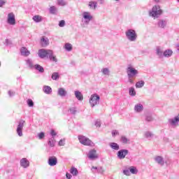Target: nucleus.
<instances>
[{
  "label": "nucleus",
  "mask_w": 179,
  "mask_h": 179,
  "mask_svg": "<svg viewBox=\"0 0 179 179\" xmlns=\"http://www.w3.org/2000/svg\"><path fill=\"white\" fill-rule=\"evenodd\" d=\"M38 54L40 58L43 59L47 57L50 61H52V62H58L57 57L54 56V52L51 50L40 49Z\"/></svg>",
  "instance_id": "f257e3e1"
},
{
  "label": "nucleus",
  "mask_w": 179,
  "mask_h": 179,
  "mask_svg": "<svg viewBox=\"0 0 179 179\" xmlns=\"http://www.w3.org/2000/svg\"><path fill=\"white\" fill-rule=\"evenodd\" d=\"M162 13H163V10L160 8V6H155L149 12V15L152 17H159Z\"/></svg>",
  "instance_id": "f03ea898"
},
{
  "label": "nucleus",
  "mask_w": 179,
  "mask_h": 179,
  "mask_svg": "<svg viewBox=\"0 0 179 179\" xmlns=\"http://www.w3.org/2000/svg\"><path fill=\"white\" fill-rule=\"evenodd\" d=\"M125 35L129 41H136V38H138L136 31L132 29L126 31Z\"/></svg>",
  "instance_id": "7ed1b4c3"
},
{
  "label": "nucleus",
  "mask_w": 179,
  "mask_h": 179,
  "mask_svg": "<svg viewBox=\"0 0 179 179\" xmlns=\"http://www.w3.org/2000/svg\"><path fill=\"white\" fill-rule=\"evenodd\" d=\"M90 104L92 108L100 104V96L97 94H92L90 98Z\"/></svg>",
  "instance_id": "20e7f679"
},
{
  "label": "nucleus",
  "mask_w": 179,
  "mask_h": 179,
  "mask_svg": "<svg viewBox=\"0 0 179 179\" xmlns=\"http://www.w3.org/2000/svg\"><path fill=\"white\" fill-rule=\"evenodd\" d=\"M91 20H93V15L89 12H84L83 13L82 22L87 25L90 23Z\"/></svg>",
  "instance_id": "39448f33"
},
{
  "label": "nucleus",
  "mask_w": 179,
  "mask_h": 179,
  "mask_svg": "<svg viewBox=\"0 0 179 179\" xmlns=\"http://www.w3.org/2000/svg\"><path fill=\"white\" fill-rule=\"evenodd\" d=\"M127 78H136L139 71L132 66H129L127 69Z\"/></svg>",
  "instance_id": "423d86ee"
},
{
  "label": "nucleus",
  "mask_w": 179,
  "mask_h": 179,
  "mask_svg": "<svg viewBox=\"0 0 179 179\" xmlns=\"http://www.w3.org/2000/svg\"><path fill=\"white\" fill-rule=\"evenodd\" d=\"M26 121L24 120H20L18 122V125L17 127V134L18 136H23V127H24V124Z\"/></svg>",
  "instance_id": "0eeeda50"
},
{
  "label": "nucleus",
  "mask_w": 179,
  "mask_h": 179,
  "mask_svg": "<svg viewBox=\"0 0 179 179\" xmlns=\"http://www.w3.org/2000/svg\"><path fill=\"white\" fill-rule=\"evenodd\" d=\"M78 140L82 145H85V146H90L92 145V141L86 136H78Z\"/></svg>",
  "instance_id": "6e6552de"
},
{
  "label": "nucleus",
  "mask_w": 179,
  "mask_h": 179,
  "mask_svg": "<svg viewBox=\"0 0 179 179\" xmlns=\"http://www.w3.org/2000/svg\"><path fill=\"white\" fill-rule=\"evenodd\" d=\"M7 23L10 26H15V24H16V19L15 18V14L13 13L8 14Z\"/></svg>",
  "instance_id": "1a4fd4ad"
},
{
  "label": "nucleus",
  "mask_w": 179,
  "mask_h": 179,
  "mask_svg": "<svg viewBox=\"0 0 179 179\" xmlns=\"http://www.w3.org/2000/svg\"><path fill=\"white\" fill-rule=\"evenodd\" d=\"M168 122L171 125V127H178L179 114L173 118L169 119Z\"/></svg>",
  "instance_id": "9d476101"
},
{
  "label": "nucleus",
  "mask_w": 179,
  "mask_h": 179,
  "mask_svg": "<svg viewBox=\"0 0 179 179\" xmlns=\"http://www.w3.org/2000/svg\"><path fill=\"white\" fill-rule=\"evenodd\" d=\"M128 153H129V151L128 150H125V149L120 150L117 152V157L118 159L122 160V159H125V156H127Z\"/></svg>",
  "instance_id": "9b49d317"
},
{
  "label": "nucleus",
  "mask_w": 179,
  "mask_h": 179,
  "mask_svg": "<svg viewBox=\"0 0 179 179\" xmlns=\"http://www.w3.org/2000/svg\"><path fill=\"white\" fill-rule=\"evenodd\" d=\"M87 157L90 160H96V159H99L96 150H90Z\"/></svg>",
  "instance_id": "f8f14e48"
},
{
  "label": "nucleus",
  "mask_w": 179,
  "mask_h": 179,
  "mask_svg": "<svg viewBox=\"0 0 179 179\" xmlns=\"http://www.w3.org/2000/svg\"><path fill=\"white\" fill-rule=\"evenodd\" d=\"M49 166H57L58 163V159L56 158L55 156L50 157L48 162Z\"/></svg>",
  "instance_id": "ddd939ff"
},
{
  "label": "nucleus",
  "mask_w": 179,
  "mask_h": 179,
  "mask_svg": "<svg viewBox=\"0 0 179 179\" xmlns=\"http://www.w3.org/2000/svg\"><path fill=\"white\" fill-rule=\"evenodd\" d=\"M20 166L22 167H24V169H27V167H29V166H30V162H29V160H27V159L22 158L20 160Z\"/></svg>",
  "instance_id": "4468645a"
},
{
  "label": "nucleus",
  "mask_w": 179,
  "mask_h": 179,
  "mask_svg": "<svg viewBox=\"0 0 179 179\" xmlns=\"http://www.w3.org/2000/svg\"><path fill=\"white\" fill-rule=\"evenodd\" d=\"M157 26L160 29H164L167 26V21L166 20H159Z\"/></svg>",
  "instance_id": "2eb2a0df"
},
{
  "label": "nucleus",
  "mask_w": 179,
  "mask_h": 179,
  "mask_svg": "<svg viewBox=\"0 0 179 179\" xmlns=\"http://www.w3.org/2000/svg\"><path fill=\"white\" fill-rule=\"evenodd\" d=\"M57 94L61 97H65V96L68 94V92H66V90H65L64 88L60 87L58 89Z\"/></svg>",
  "instance_id": "dca6fc26"
},
{
  "label": "nucleus",
  "mask_w": 179,
  "mask_h": 179,
  "mask_svg": "<svg viewBox=\"0 0 179 179\" xmlns=\"http://www.w3.org/2000/svg\"><path fill=\"white\" fill-rule=\"evenodd\" d=\"M134 111H136V113H142V111H143V105H142V103L136 104Z\"/></svg>",
  "instance_id": "f3484780"
},
{
  "label": "nucleus",
  "mask_w": 179,
  "mask_h": 179,
  "mask_svg": "<svg viewBox=\"0 0 179 179\" xmlns=\"http://www.w3.org/2000/svg\"><path fill=\"white\" fill-rule=\"evenodd\" d=\"M155 160L160 166H164V159L161 156L155 157Z\"/></svg>",
  "instance_id": "a211bd4d"
},
{
  "label": "nucleus",
  "mask_w": 179,
  "mask_h": 179,
  "mask_svg": "<svg viewBox=\"0 0 179 179\" xmlns=\"http://www.w3.org/2000/svg\"><path fill=\"white\" fill-rule=\"evenodd\" d=\"M20 52H21V55H22L23 57H29L30 54V51H29V50H27V48L24 47H22L21 48Z\"/></svg>",
  "instance_id": "6ab92c4d"
},
{
  "label": "nucleus",
  "mask_w": 179,
  "mask_h": 179,
  "mask_svg": "<svg viewBox=\"0 0 179 179\" xmlns=\"http://www.w3.org/2000/svg\"><path fill=\"white\" fill-rule=\"evenodd\" d=\"M25 62L26 65H27L30 69H34L35 65L33 63V60L31 59H27L25 60Z\"/></svg>",
  "instance_id": "aec40b11"
},
{
  "label": "nucleus",
  "mask_w": 179,
  "mask_h": 179,
  "mask_svg": "<svg viewBox=\"0 0 179 179\" xmlns=\"http://www.w3.org/2000/svg\"><path fill=\"white\" fill-rule=\"evenodd\" d=\"M74 94L76 98L78 99L79 101H82V100H83V94H82V92L79 91H75Z\"/></svg>",
  "instance_id": "412c9836"
},
{
  "label": "nucleus",
  "mask_w": 179,
  "mask_h": 179,
  "mask_svg": "<svg viewBox=\"0 0 179 179\" xmlns=\"http://www.w3.org/2000/svg\"><path fill=\"white\" fill-rule=\"evenodd\" d=\"M43 92L46 94H51V93H52V89L51 88V87L45 85L43 87Z\"/></svg>",
  "instance_id": "4be33fe9"
},
{
  "label": "nucleus",
  "mask_w": 179,
  "mask_h": 179,
  "mask_svg": "<svg viewBox=\"0 0 179 179\" xmlns=\"http://www.w3.org/2000/svg\"><path fill=\"white\" fill-rule=\"evenodd\" d=\"M41 45L42 47H47V45H48V44H50V41L48 40V38H43L41 39Z\"/></svg>",
  "instance_id": "5701e85b"
},
{
  "label": "nucleus",
  "mask_w": 179,
  "mask_h": 179,
  "mask_svg": "<svg viewBox=\"0 0 179 179\" xmlns=\"http://www.w3.org/2000/svg\"><path fill=\"white\" fill-rule=\"evenodd\" d=\"M163 55L166 58H170L173 55V50L168 49L164 52Z\"/></svg>",
  "instance_id": "b1692460"
},
{
  "label": "nucleus",
  "mask_w": 179,
  "mask_h": 179,
  "mask_svg": "<svg viewBox=\"0 0 179 179\" xmlns=\"http://www.w3.org/2000/svg\"><path fill=\"white\" fill-rule=\"evenodd\" d=\"M120 142H122V143H124V145H127L128 143H130L131 140H129V138H127V136H122L120 138Z\"/></svg>",
  "instance_id": "393cba45"
},
{
  "label": "nucleus",
  "mask_w": 179,
  "mask_h": 179,
  "mask_svg": "<svg viewBox=\"0 0 179 179\" xmlns=\"http://www.w3.org/2000/svg\"><path fill=\"white\" fill-rule=\"evenodd\" d=\"M109 146L113 150H120V145H118L117 143H109Z\"/></svg>",
  "instance_id": "a878e982"
},
{
  "label": "nucleus",
  "mask_w": 179,
  "mask_h": 179,
  "mask_svg": "<svg viewBox=\"0 0 179 179\" xmlns=\"http://www.w3.org/2000/svg\"><path fill=\"white\" fill-rule=\"evenodd\" d=\"M34 69L38 71L40 73H44V68L41 66L40 64H35V67H34Z\"/></svg>",
  "instance_id": "bb28decb"
},
{
  "label": "nucleus",
  "mask_w": 179,
  "mask_h": 179,
  "mask_svg": "<svg viewBox=\"0 0 179 179\" xmlns=\"http://www.w3.org/2000/svg\"><path fill=\"white\" fill-rule=\"evenodd\" d=\"M32 19L34 22H36V23H40V22H43V17L40 15H34Z\"/></svg>",
  "instance_id": "cd10ccee"
},
{
  "label": "nucleus",
  "mask_w": 179,
  "mask_h": 179,
  "mask_svg": "<svg viewBox=\"0 0 179 179\" xmlns=\"http://www.w3.org/2000/svg\"><path fill=\"white\" fill-rule=\"evenodd\" d=\"M129 94L131 96V97H135L136 96V91H135V88L133 87L129 89Z\"/></svg>",
  "instance_id": "c85d7f7f"
},
{
  "label": "nucleus",
  "mask_w": 179,
  "mask_h": 179,
  "mask_svg": "<svg viewBox=\"0 0 179 179\" xmlns=\"http://www.w3.org/2000/svg\"><path fill=\"white\" fill-rule=\"evenodd\" d=\"M143 86H145V81H143V80L138 81L136 83V87L137 89H141V87H143Z\"/></svg>",
  "instance_id": "c756f323"
},
{
  "label": "nucleus",
  "mask_w": 179,
  "mask_h": 179,
  "mask_svg": "<svg viewBox=\"0 0 179 179\" xmlns=\"http://www.w3.org/2000/svg\"><path fill=\"white\" fill-rule=\"evenodd\" d=\"M48 145L50 148H54V146H55V138L54 137L49 139Z\"/></svg>",
  "instance_id": "7c9ffc66"
},
{
  "label": "nucleus",
  "mask_w": 179,
  "mask_h": 179,
  "mask_svg": "<svg viewBox=\"0 0 179 179\" xmlns=\"http://www.w3.org/2000/svg\"><path fill=\"white\" fill-rule=\"evenodd\" d=\"M57 5H59V6H66L68 2L65 0H57Z\"/></svg>",
  "instance_id": "2f4dec72"
},
{
  "label": "nucleus",
  "mask_w": 179,
  "mask_h": 179,
  "mask_svg": "<svg viewBox=\"0 0 179 179\" xmlns=\"http://www.w3.org/2000/svg\"><path fill=\"white\" fill-rule=\"evenodd\" d=\"M89 6L91 9H96V8H97V2L96 1H90Z\"/></svg>",
  "instance_id": "473e14b6"
},
{
  "label": "nucleus",
  "mask_w": 179,
  "mask_h": 179,
  "mask_svg": "<svg viewBox=\"0 0 179 179\" xmlns=\"http://www.w3.org/2000/svg\"><path fill=\"white\" fill-rule=\"evenodd\" d=\"M70 173L73 176H78V174H79V171H78V169L75 167H71Z\"/></svg>",
  "instance_id": "72a5a7b5"
},
{
  "label": "nucleus",
  "mask_w": 179,
  "mask_h": 179,
  "mask_svg": "<svg viewBox=\"0 0 179 179\" xmlns=\"http://www.w3.org/2000/svg\"><path fill=\"white\" fill-rule=\"evenodd\" d=\"M52 80H58L59 79V73L57 72H55L52 74Z\"/></svg>",
  "instance_id": "f704fd0d"
},
{
  "label": "nucleus",
  "mask_w": 179,
  "mask_h": 179,
  "mask_svg": "<svg viewBox=\"0 0 179 179\" xmlns=\"http://www.w3.org/2000/svg\"><path fill=\"white\" fill-rule=\"evenodd\" d=\"M145 121H147V122H152V121H153V117L151 114H147L145 115Z\"/></svg>",
  "instance_id": "c9c22d12"
},
{
  "label": "nucleus",
  "mask_w": 179,
  "mask_h": 179,
  "mask_svg": "<svg viewBox=\"0 0 179 179\" xmlns=\"http://www.w3.org/2000/svg\"><path fill=\"white\" fill-rule=\"evenodd\" d=\"M152 136L153 134L151 131H146L145 133V138H147V139H152Z\"/></svg>",
  "instance_id": "e433bc0d"
},
{
  "label": "nucleus",
  "mask_w": 179,
  "mask_h": 179,
  "mask_svg": "<svg viewBox=\"0 0 179 179\" xmlns=\"http://www.w3.org/2000/svg\"><path fill=\"white\" fill-rule=\"evenodd\" d=\"M129 170L131 174H137L138 173V169L135 166L130 167Z\"/></svg>",
  "instance_id": "4c0bfd02"
},
{
  "label": "nucleus",
  "mask_w": 179,
  "mask_h": 179,
  "mask_svg": "<svg viewBox=\"0 0 179 179\" xmlns=\"http://www.w3.org/2000/svg\"><path fill=\"white\" fill-rule=\"evenodd\" d=\"M101 72L103 75H107L108 76L110 75V70L108 68L102 69Z\"/></svg>",
  "instance_id": "58836bf2"
},
{
  "label": "nucleus",
  "mask_w": 179,
  "mask_h": 179,
  "mask_svg": "<svg viewBox=\"0 0 179 179\" xmlns=\"http://www.w3.org/2000/svg\"><path fill=\"white\" fill-rule=\"evenodd\" d=\"M64 47L66 51H72V44L67 43Z\"/></svg>",
  "instance_id": "ea45409f"
},
{
  "label": "nucleus",
  "mask_w": 179,
  "mask_h": 179,
  "mask_svg": "<svg viewBox=\"0 0 179 179\" xmlns=\"http://www.w3.org/2000/svg\"><path fill=\"white\" fill-rule=\"evenodd\" d=\"M163 51H162V50L159 48H157V55H158V57H159L160 58L163 57Z\"/></svg>",
  "instance_id": "a19ab883"
},
{
  "label": "nucleus",
  "mask_w": 179,
  "mask_h": 179,
  "mask_svg": "<svg viewBox=\"0 0 179 179\" xmlns=\"http://www.w3.org/2000/svg\"><path fill=\"white\" fill-rule=\"evenodd\" d=\"M50 13H52V15H55L57 13V8L55 6H51L50 8Z\"/></svg>",
  "instance_id": "79ce46f5"
},
{
  "label": "nucleus",
  "mask_w": 179,
  "mask_h": 179,
  "mask_svg": "<svg viewBox=\"0 0 179 179\" xmlns=\"http://www.w3.org/2000/svg\"><path fill=\"white\" fill-rule=\"evenodd\" d=\"M27 103L29 107L34 106V102H33V100H31V99H27Z\"/></svg>",
  "instance_id": "37998d69"
},
{
  "label": "nucleus",
  "mask_w": 179,
  "mask_h": 179,
  "mask_svg": "<svg viewBox=\"0 0 179 179\" xmlns=\"http://www.w3.org/2000/svg\"><path fill=\"white\" fill-rule=\"evenodd\" d=\"M69 110L71 114H72L73 115H75V114H76V108H71Z\"/></svg>",
  "instance_id": "c03bdc74"
},
{
  "label": "nucleus",
  "mask_w": 179,
  "mask_h": 179,
  "mask_svg": "<svg viewBox=\"0 0 179 179\" xmlns=\"http://www.w3.org/2000/svg\"><path fill=\"white\" fill-rule=\"evenodd\" d=\"M38 139H44V136H45L44 132H41L38 134Z\"/></svg>",
  "instance_id": "a18cd8bd"
},
{
  "label": "nucleus",
  "mask_w": 179,
  "mask_h": 179,
  "mask_svg": "<svg viewBox=\"0 0 179 179\" xmlns=\"http://www.w3.org/2000/svg\"><path fill=\"white\" fill-rule=\"evenodd\" d=\"M123 174H124V176H131V172L129 169H124L123 171Z\"/></svg>",
  "instance_id": "49530a36"
},
{
  "label": "nucleus",
  "mask_w": 179,
  "mask_h": 179,
  "mask_svg": "<svg viewBox=\"0 0 179 179\" xmlns=\"http://www.w3.org/2000/svg\"><path fill=\"white\" fill-rule=\"evenodd\" d=\"M59 27H64L65 26V20H62L61 21H59Z\"/></svg>",
  "instance_id": "de8ad7c7"
},
{
  "label": "nucleus",
  "mask_w": 179,
  "mask_h": 179,
  "mask_svg": "<svg viewBox=\"0 0 179 179\" xmlns=\"http://www.w3.org/2000/svg\"><path fill=\"white\" fill-rule=\"evenodd\" d=\"M97 173H99L100 174H103L104 173V169H103V167H99L97 169Z\"/></svg>",
  "instance_id": "09e8293b"
},
{
  "label": "nucleus",
  "mask_w": 179,
  "mask_h": 179,
  "mask_svg": "<svg viewBox=\"0 0 179 179\" xmlns=\"http://www.w3.org/2000/svg\"><path fill=\"white\" fill-rule=\"evenodd\" d=\"M134 79H135V78L128 77L129 83H130L131 85H134Z\"/></svg>",
  "instance_id": "8fccbe9b"
},
{
  "label": "nucleus",
  "mask_w": 179,
  "mask_h": 179,
  "mask_svg": "<svg viewBox=\"0 0 179 179\" xmlns=\"http://www.w3.org/2000/svg\"><path fill=\"white\" fill-rule=\"evenodd\" d=\"M65 145V140H60L59 141V146H64Z\"/></svg>",
  "instance_id": "3c124183"
},
{
  "label": "nucleus",
  "mask_w": 179,
  "mask_h": 179,
  "mask_svg": "<svg viewBox=\"0 0 179 179\" xmlns=\"http://www.w3.org/2000/svg\"><path fill=\"white\" fill-rule=\"evenodd\" d=\"M118 131H117V130H113V131H112V136H117V135H118Z\"/></svg>",
  "instance_id": "603ef678"
},
{
  "label": "nucleus",
  "mask_w": 179,
  "mask_h": 179,
  "mask_svg": "<svg viewBox=\"0 0 179 179\" xmlns=\"http://www.w3.org/2000/svg\"><path fill=\"white\" fill-rule=\"evenodd\" d=\"M50 135H52V138H54V136H55L57 135V133L55 132V130H51Z\"/></svg>",
  "instance_id": "864d4df0"
},
{
  "label": "nucleus",
  "mask_w": 179,
  "mask_h": 179,
  "mask_svg": "<svg viewBox=\"0 0 179 179\" xmlns=\"http://www.w3.org/2000/svg\"><path fill=\"white\" fill-rule=\"evenodd\" d=\"M8 95L10 96V97H12L13 96H15V92L9 90Z\"/></svg>",
  "instance_id": "5fc2aeb1"
},
{
  "label": "nucleus",
  "mask_w": 179,
  "mask_h": 179,
  "mask_svg": "<svg viewBox=\"0 0 179 179\" xmlns=\"http://www.w3.org/2000/svg\"><path fill=\"white\" fill-rule=\"evenodd\" d=\"M6 2L3 0H0V8H2L5 5Z\"/></svg>",
  "instance_id": "6e6d98bb"
},
{
  "label": "nucleus",
  "mask_w": 179,
  "mask_h": 179,
  "mask_svg": "<svg viewBox=\"0 0 179 179\" xmlns=\"http://www.w3.org/2000/svg\"><path fill=\"white\" fill-rule=\"evenodd\" d=\"M95 127H99L100 128V127H101V123H100L99 121H96L95 122Z\"/></svg>",
  "instance_id": "4d7b16f0"
},
{
  "label": "nucleus",
  "mask_w": 179,
  "mask_h": 179,
  "mask_svg": "<svg viewBox=\"0 0 179 179\" xmlns=\"http://www.w3.org/2000/svg\"><path fill=\"white\" fill-rule=\"evenodd\" d=\"M6 45H10L12 43L10 42V41H9V39H6Z\"/></svg>",
  "instance_id": "13d9d810"
},
{
  "label": "nucleus",
  "mask_w": 179,
  "mask_h": 179,
  "mask_svg": "<svg viewBox=\"0 0 179 179\" xmlns=\"http://www.w3.org/2000/svg\"><path fill=\"white\" fill-rule=\"evenodd\" d=\"M66 178H68V179H71V178H72V175H71V173H67L66 174Z\"/></svg>",
  "instance_id": "bf43d9fd"
},
{
  "label": "nucleus",
  "mask_w": 179,
  "mask_h": 179,
  "mask_svg": "<svg viewBox=\"0 0 179 179\" xmlns=\"http://www.w3.org/2000/svg\"><path fill=\"white\" fill-rule=\"evenodd\" d=\"M98 1H99V2H100V3H104V0H98Z\"/></svg>",
  "instance_id": "052dcab7"
},
{
  "label": "nucleus",
  "mask_w": 179,
  "mask_h": 179,
  "mask_svg": "<svg viewBox=\"0 0 179 179\" xmlns=\"http://www.w3.org/2000/svg\"><path fill=\"white\" fill-rule=\"evenodd\" d=\"M92 169H93L94 170H96V171H97V169H98L99 168H97V167H96V166H92Z\"/></svg>",
  "instance_id": "680f3d73"
},
{
  "label": "nucleus",
  "mask_w": 179,
  "mask_h": 179,
  "mask_svg": "<svg viewBox=\"0 0 179 179\" xmlns=\"http://www.w3.org/2000/svg\"><path fill=\"white\" fill-rule=\"evenodd\" d=\"M155 1L157 3H159V2H160V0H155Z\"/></svg>",
  "instance_id": "e2e57ef3"
},
{
  "label": "nucleus",
  "mask_w": 179,
  "mask_h": 179,
  "mask_svg": "<svg viewBox=\"0 0 179 179\" xmlns=\"http://www.w3.org/2000/svg\"><path fill=\"white\" fill-rule=\"evenodd\" d=\"M115 1H116L117 2H118L120 0H115Z\"/></svg>",
  "instance_id": "0e129e2a"
},
{
  "label": "nucleus",
  "mask_w": 179,
  "mask_h": 179,
  "mask_svg": "<svg viewBox=\"0 0 179 179\" xmlns=\"http://www.w3.org/2000/svg\"><path fill=\"white\" fill-rule=\"evenodd\" d=\"M177 1V2H178V3H179V0H176Z\"/></svg>",
  "instance_id": "69168bd1"
},
{
  "label": "nucleus",
  "mask_w": 179,
  "mask_h": 179,
  "mask_svg": "<svg viewBox=\"0 0 179 179\" xmlns=\"http://www.w3.org/2000/svg\"><path fill=\"white\" fill-rule=\"evenodd\" d=\"M178 50H179V48H178Z\"/></svg>",
  "instance_id": "338daca9"
}]
</instances>
